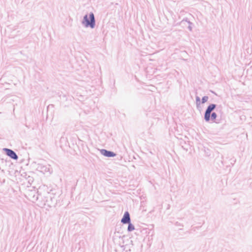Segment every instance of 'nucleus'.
<instances>
[{"mask_svg":"<svg viewBox=\"0 0 252 252\" xmlns=\"http://www.w3.org/2000/svg\"><path fill=\"white\" fill-rule=\"evenodd\" d=\"M84 23L86 27H90L92 28H94L95 25V21L94 15L93 13H91L89 15H85L84 18Z\"/></svg>","mask_w":252,"mask_h":252,"instance_id":"nucleus-1","label":"nucleus"},{"mask_svg":"<svg viewBox=\"0 0 252 252\" xmlns=\"http://www.w3.org/2000/svg\"><path fill=\"white\" fill-rule=\"evenodd\" d=\"M216 105L215 104L210 105L205 112V119L206 121H209L210 117V114L211 111L215 109Z\"/></svg>","mask_w":252,"mask_h":252,"instance_id":"nucleus-2","label":"nucleus"},{"mask_svg":"<svg viewBox=\"0 0 252 252\" xmlns=\"http://www.w3.org/2000/svg\"><path fill=\"white\" fill-rule=\"evenodd\" d=\"M4 151L6 152V155L11 158L14 159H17L18 158L17 156L12 150L8 149H5Z\"/></svg>","mask_w":252,"mask_h":252,"instance_id":"nucleus-3","label":"nucleus"},{"mask_svg":"<svg viewBox=\"0 0 252 252\" xmlns=\"http://www.w3.org/2000/svg\"><path fill=\"white\" fill-rule=\"evenodd\" d=\"M100 152L101 153L102 155H103V156H105V157H114L115 156V154H114L113 152H110V151H108L106 150H101L100 151Z\"/></svg>","mask_w":252,"mask_h":252,"instance_id":"nucleus-4","label":"nucleus"},{"mask_svg":"<svg viewBox=\"0 0 252 252\" xmlns=\"http://www.w3.org/2000/svg\"><path fill=\"white\" fill-rule=\"evenodd\" d=\"M121 221L123 223H129L130 217H129V213L127 212H126L125 213L124 216L121 220Z\"/></svg>","mask_w":252,"mask_h":252,"instance_id":"nucleus-5","label":"nucleus"},{"mask_svg":"<svg viewBox=\"0 0 252 252\" xmlns=\"http://www.w3.org/2000/svg\"><path fill=\"white\" fill-rule=\"evenodd\" d=\"M208 99V96H205L203 97V98L202 99V103H204L205 102H207Z\"/></svg>","mask_w":252,"mask_h":252,"instance_id":"nucleus-6","label":"nucleus"},{"mask_svg":"<svg viewBox=\"0 0 252 252\" xmlns=\"http://www.w3.org/2000/svg\"><path fill=\"white\" fill-rule=\"evenodd\" d=\"M134 227L131 224H129L128 225V230L129 231H132V230H134Z\"/></svg>","mask_w":252,"mask_h":252,"instance_id":"nucleus-7","label":"nucleus"},{"mask_svg":"<svg viewBox=\"0 0 252 252\" xmlns=\"http://www.w3.org/2000/svg\"><path fill=\"white\" fill-rule=\"evenodd\" d=\"M217 118V114L215 113H213L211 115V119L215 120Z\"/></svg>","mask_w":252,"mask_h":252,"instance_id":"nucleus-8","label":"nucleus"},{"mask_svg":"<svg viewBox=\"0 0 252 252\" xmlns=\"http://www.w3.org/2000/svg\"><path fill=\"white\" fill-rule=\"evenodd\" d=\"M196 103L197 105H199L200 104V98L198 96L196 97Z\"/></svg>","mask_w":252,"mask_h":252,"instance_id":"nucleus-9","label":"nucleus"}]
</instances>
